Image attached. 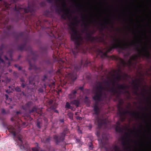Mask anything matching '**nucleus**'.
Wrapping results in <instances>:
<instances>
[{
	"instance_id": "obj_18",
	"label": "nucleus",
	"mask_w": 151,
	"mask_h": 151,
	"mask_svg": "<svg viewBox=\"0 0 151 151\" xmlns=\"http://www.w3.org/2000/svg\"><path fill=\"white\" fill-rule=\"evenodd\" d=\"M37 111V109L36 108H34L33 109H32L31 112H34L36 111Z\"/></svg>"
},
{
	"instance_id": "obj_24",
	"label": "nucleus",
	"mask_w": 151,
	"mask_h": 151,
	"mask_svg": "<svg viewBox=\"0 0 151 151\" xmlns=\"http://www.w3.org/2000/svg\"><path fill=\"white\" fill-rule=\"evenodd\" d=\"M22 86L23 87H24V85L23 84H22Z\"/></svg>"
},
{
	"instance_id": "obj_16",
	"label": "nucleus",
	"mask_w": 151,
	"mask_h": 151,
	"mask_svg": "<svg viewBox=\"0 0 151 151\" xmlns=\"http://www.w3.org/2000/svg\"><path fill=\"white\" fill-rule=\"evenodd\" d=\"M122 79V78L121 77V76L120 75H118L116 77V79L117 80H121Z\"/></svg>"
},
{
	"instance_id": "obj_27",
	"label": "nucleus",
	"mask_w": 151,
	"mask_h": 151,
	"mask_svg": "<svg viewBox=\"0 0 151 151\" xmlns=\"http://www.w3.org/2000/svg\"><path fill=\"white\" fill-rule=\"evenodd\" d=\"M89 147L90 148V149H91L92 148V147H91V146H89Z\"/></svg>"
},
{
	"instance_id": "obj_26",
	"label": "nucleus",
	"mask_w": 151,
	"mask_h": 151,
	"mask_svg": "<svg viewBox=\"0 0 151 151\" xmlns=\"http://www.w3.org/2000/svg\"><path fill=\"white\" fill-rule=\"evenodd\" d=\"M60 122H63V120H60Z\"/></svg>"
},
{
	"instance_id": "obj_21",
	"label": "nucleus",
	"mask_w": 151,
	"mask_h": 151,
	"mask_svg": "<svg viewBox=\"0 0 151 151\" xmlns=\"http://www.w3.org/2000/svg\"><path fill=\"white\" fill-rule=\"evenodd\" d=\"M0 62H3V60L1 59L0 58Z\"/></svg>"
},
{
	"instance_id": "obj_14",
	"label": "nucleus",
	"mask_w": 151,
	"mask_h": 151,
	"mask_svg": "<svg viewBox=\"0 0 151 151\" xmlns=\"http://www.w3.org/2000/svg\"><path fill=\"white\" fill-rule=\"evenodd\" d=\"M27 151H38V150L37 147H35L32 148L31 150H28Z\"/></svg>"
},
{
	"instance_id": "obj_9",
	"label": "nucleus",
	"mask_w": 151,
	"mask_h": 151,
	"mask_svg": "<svg viewBox=\"0 0 151 151\" xmlns=\"http://www.w3.org/2000/svg\"><path fill=\"white\" fill-rule=\"evenodd\" d=\"M64 134H63L62 135V137H59L58 136L55 135L54 136V138L56 140L57 142H59L60 140H63V139Z\"/></svg>"
},
{
	"instance_id": "obj_3",
	"label": "nucleus",
	"mask_w": 151,
	"mask_h": 151,
	"mask_svg": "<svg viewBox=\"0 0 151 151\" xmlns=\"http://www.w3.org/2000/svg\"><path fill=\"white\" fill-rule=\"evenodd\" d=\"M136 59V57L134 56L131 57L129 60L127 62H126L122 59H120L121 64L123 66H130L132 65L133 64V61H135Z\"/></svg>"
},
{
	"instance_id": "obj_7",
	"label": "nucleus",
	"mask_w": 151,
	"mask_h": 151,
	"mask_svg": "<svg viewBox=\"0 0 151 151\" xmlns=\"http://www.w3.org/2000/svg\"><path fill=\"white\" fill-rule=\"evenodd\" d=\"M97 121L99 126H102L103 123H106V120L101 119H98Z\"/></svg>"
},
{
	"instance_id": "obj_11",
	"label": "nucleus",
	"mask_w": 151,
	"mask_h": 151,
	"mask_svg": "<svg viewBox=\"0 0 151 151\" xmlns=\"http://www.w3.org/2000/svg\"><path fill=\"white\" fill-rule=\"evenodd\" d=\"M76 93V91H74L73 92L71 93L69 96V97L70 99H73L75 97V94Z\"/></svg>"
},
{
	"instance_id": "obj_5",
	"label": "nucleus",
	"mask_w": 151,
	"mask_h": 151,
	"mask_svg": "<svg viewBox=\"0 0 151 151\" xmlns=\"http://www.w3.org/2000/svg\"><path fill=\"white\" fill-rule=\"evenodd\" d=\"M116 124L117 125L115 128L116 130L119 132H122L123 131V129L122 128V126L120 125L119 122H117Z\"/></svg>"
},
{
	"instance_id": "obj_10",
	"label": "nucleus",
	"mask_w": 151,
	"mask_h": 151,
	"mask_svg": "<svg viewBox=\"0 0 151 151\" xmlns=\"http://www.w3.org/2000/svg\"><path fill=\"white\" fill-rule=\"evenodd\" d=\"M69 76L73 81L75 80L76 78V75L75 73H70Z\"/></svg>"
},
{
	"instance_id": "obj_28",
	"label": "nucleus",
	"mask_w": 151,
	"mask_h": 151,
	"mask_svg": "<svg viewBox=\"0 0 151 151\" xmlns=\"http://www.w3.org/2000/svg\"><path fill=\"white\" fill-rule=\"evenodd\" d=\"M55 112H56V113H58V111H57V110H55Z\"/></svg>"
},
{
	"instance_id": "obj_2",
	"label": "nucleus",
	"mask_w": 151,
	"mask_h": 151,
	"mask_svg": "<svg viewBox=\"0 0 151 151\" xmlns=\"http://www.w3.org/2000/svg\"><path fill=\"white\" fill-rule=\"evenodd\" d=\"M106 91H109V90L104 87L102 83H99L95 89V95L93 97V99L96 101L101 100L102 95L105 93Z\"/></svg>"
},
{
	"instance_id": "obj_30",
	"label": "nucleus",
	"mask_w": 151,
	"mask_h": 151,
	"mask_svg": "<svg viewBox=\"0 0 151 151\" xmlns=\"http://www.w3.org/2000/svg\"><path fill=\"white\" fill-rule=\"evenodd\" d=\"M6 92L8 93H9V92H8V91H6Z\"/></svg>"
},
{
	"instance_id": "obj_20",
	"label": "nucleus",
	"mask_w": 151,
	"mask_h": 151,
	"mask_svg": "<svg viewBox=\"0 0 151 151\" xmlns=\"http://www.w3.org/2000/svg\"><path fill=\"white\" fill-rule=\"evenodd\" d=\"M39 122H37V126L38 127H39V128H40V126H39Z\"/></svg>"
},
{
	"instance_id": "obj_8",
	"label": "nucleus",
	"mask_w": 151,
	"mask_h": 151,
	"mask_svg": "<svg viewBox=\"0 0 151 151\" xmlns=\"http://www.w3.org/2000/svg\"><path fill=\"white\" fill-rule=\"evenodd\" d=\"M19 142L18 143L19 145L20 149H24L25 147L23 145L22 139L20 138H19Z\"/></svg>"
},
{
	"instance_id": "obj_13",
	"label": "nucleus",
	"mask_w": 151,
	"mask_h": 151,
	"mask_svg": "<svg viewBox=\"0 0 151 151\" xmlns=\"http://www.w3.org/2000/svg\"><path fill=\"white\" fill-rule=\"evenodd\" d=\"M114 150L115 151H120L119 150V147L117 146H114Z\"/></svg>"
},
{
	"instance_id": "obj_4",
	"label": "nucleus",
	"mask_w": 151,
	"mask_h": 151,
	"mask_svg": "<svg viewBox=\"0 0 151 151\" xmlns=\"http://www.w3.org/2000/svg\"><path fill=\"white\" fill-rule=\"evenodd\" d=\"M124 45V44H122L120 42H117L112 45L111 49L115 48L116 47H120L122 48H123V46ZM111 50V49L110 50Z\"/></svg>"
},
{
	"instance_id": "obj_6",
	"label": "nucleus",
	"mask_w": 151,
	"mask_h": 151,
	"mask_svg": "<svg viewBox=\"0 0 151 151\" xmlns=\"http://www.w3.org/2000/svg\"><path fill=\"white\" fill-rule=\"evenodd\" d=\"M9 131L14 136H16V132L15 129L12 127H11L9 128Z\"/></svg>"
},
{
	"instance_id": "obj_25",
	"label": "nucleus",
	"mask_w": 151,
	"mask_h": 151,
	"mask_svg": "<svg viewBox=\"0 0 151 151\" xmlns=\"http://www.w3.org/2000/svg\"><path fill=\"white\" fill-rule=\"evenodd\" d=\"M78 118L79 119V120H81L82 119V118L81 117H78Z\"/></svg>"
},
{
	"instance_id": "obj_23",
	"label": "nucleus",
	"mask_w": 151,
	"mask_h": 151,
	"mask_svg": "<svg viewBox=\"0 0 151 151\" xmlns=\"http://www.w3.org/2000/svg\"><path fill=\"white\" fill-rule=\"evenodd\" d=\"M121 88L122 89H123L124 88V87L123 86H121Z\"/></svg>"
},
{
	"instance_id": "obj_12",
	"label": "nucleus",
	"mask_w": 151,
	"mask_h": 151,
	"mask_svg": "<svg viewBox=\"0 0 151 151\" xmlns=\"http://www.w3.org/2000/svg\"><path fill=\"white\" fill-rule=\"evenodd\" d=\"M94 110L96 114H97L99 110V108L96 104L94 106Z\"/></svg>"
},
{
	"instance_id": "obj_22",
	"label": "nucleus",
	"mask_w": 151,
	"mask_h": 151,
	"mask_svg": "<svg viewBox=\"0 0 151 151\" xmlns=\"http://www.w3.org/2000/svg\"><path fill=\"white\" fill-rule=\"evenodd\" d=\"M5 96L6 99H8L9 97L8 95H6Z\"/></svg>"
},
{
	"instance_id": "obj_19",
	"label": "nucleus",
	"mask_w": 151,
	"mask_h": 151,
	"mask_svg": "<svg viewBox=\"0 0 151 151\" xmlns=\"http://www.w3.org/2000/svg\"><path fill=\"white\" fill-rule=\"evenodd\" d=\"M68 115H70V119H71L72 118V114L71 113H69L68 114Z\"/></svg>"
},
{
	"instance_id": "obj_15",
	"label": "nucleus",
	"mask_w": 151,
	"mask_h": 151,
	"mask_svg": "<svg viewBox=\"0 0 151 151\" xmlns=\"http://www.w3.org/2000/svg\"><path fill=\"white\" fill-rule=\"evenodd\" d=\"M70 104L68 102H67L65 105V107L69 108H70Z\"/></svg>"
},
{
	"instance_id": "obj_17",
	"label": "nucleus",
	"mask_w": 151,
	"mask_h": 151,
	"mask_svg": "<svg viewBox=\"0 0 151 151\" xmlns=\"http://www.w3.org/2000/svg\"><path fill=\"white\" fill-rule=\"evenodd\" d=\"M15 90L18 92H19L21 91L20 88L19 87H16L15 88Z\"/></svg>"
},
{
	"instance_id": "obj_29",
	"label": "nucleus",
	"mask_w": 151,
	"mask_h": 151,
	"mask_svg": "<svg viewBox=\"0 0 151 151\" xmlns=\"http://www.w3.org/2000/svg\"><path fill=\"white\" fill-rule=\"evenodd\" d=\"M73 52L74 55H76L75 53L73 51Z\"/></svg>"
},
{
	"instance_id": "obj_1",
	"label": "nucleus",
	"mask_w": 151,
	"mask_h": 151,
	"mask_svg": "<svg viewBox=\"0 0 151 151\" xmlns=\"http://www.w3.org/2000/svg\"><path fill=\"white\" fill-rule=\"evenodd\" d=\"M71 30V38L74 41L77 45L76 49H78V46L83 42V38L79 32L77 31L74 25L70 27Z\"/></svg>"
}]
</instances>
